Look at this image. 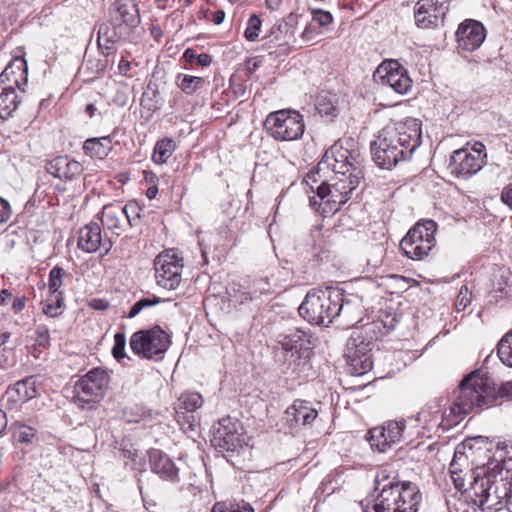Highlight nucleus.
Here are the masks:
<instances>
[{
	"mask_svg": "<svg viewBox=\"0 0 512 512\" xmlns=\"http://www.w3.org/2000/svg\"><path fill=\"white\" fill-rule=\"evenodd\" d=\"M100 221L104 228L119 236L126 225L122 215V206L119 203L104 205L101 210Z\"/></svg>",
	"mask_w": 512,
	"mask_h": 512,
	"instance_id": "c85d7f7f",
	"label": "nucleus"
},
{
	"mask_svg": "<svg viewBox=\"0 0 512 512\" xmlns=\"http://www.w3.org/2000/svg\"><path fill=\"white\" fill-rule=\"evenodd\" d=\"M313 20L316 21L320 26H327L333 21L332 14L328 11L313 10Z\"/></svg>",
	"mask_w": 512,
	"mask_h": 512,
	"instance_id": "5fc2aeb1",
	"label": "nucleus"
},
{
	"mask_svg": "<svg viewBox=\"0 0 512 512\" xmlns=\"http://www.w3.org/2000/svg\"><path fill=\"white\" fill-rule=\"evenodd\" d=\"M113 20L122 22L127 26H136L140 21L136 5L131 1L129 3H124L121 0L116 1Z\"/></svg>",
	"mask_w": 512,
	"mask_h": 512,
	"instance_id": "2f4dec72",
	"label": "nucleus"
},
{
	"mask_svg": "<svg viewBox=\"0 0 512 512\" xmlns=\"http://www.w3.org/2000/svg\"><path fill=\"white\" fill-rule=\"evenodd\" d=\"M38 394L37 381L34 376L16 382L7 390L8 399L14 403H26Z\"/></svg>",
	"mask_w": 512,
	"mask_h": 512,
	"instance_id": "c756f323",
	"label": "nucleus"
},
{
	"mask_svg": "<svg viewBox=\"0 0 512 512\" xmlns=\"http://www.w3.org/2000/svg\"><path fill=\"white\" fill-rule=\"evenodd\" d=\"M126 336L124 332H117L114 335V346L112 348L113 357L120 361L126 357L125 353Z\"/></svg>",
	"mask_w": 512,
	"mask_h": 512,
	"instance_id": "3c124183",
	"label": "nucleus"
},
{
	"mask_svg": "<svg viewBox=\"0 0 512 512\" xmlns=\"http://www.w3.org/2000/svg\"><path fill=\"white\" fill-rule=\"evenodd\" d=\"M295 41L293 27L286 21H277L262 38V48L270 55L280 56L286 54Z\"/></svg>",
	"mask_w": 512,
	"mask_h": 512,
	"instance_id": "f3484780",
	"label": "nucleus"
},
{
	"mask_svg": "<svg viewBox=\"0 0 512 512\" xmlns=\"http://www.w3.org/2000/svg\"><path fill=\"white\" fill-rule=\"evenodd\" d=\"M183 266V257L178 250L162 252V288L174 290L180 285Z\"/></svg>",
	"mask_w": 512,
	"mask_h": 512,
	"instance_id": "412c9836",
	"label": "nucleus"
},
{
	"mask_svg": "<svg viewBox=\"0 0 512 512\" xmlns=\"http://www.w3.org/2000/svg\"><path fill=\"white\" fill-rule=\"evenodd\" d=\"M278 343L287 355L290 353L291 357L296 356L297 359L309 357L310 341L306 333L301 330H295L290 334L281 336Z\"/></svg>",
	"mask_w": 512,
	"mask_h": 512,
	"instance_id": "bb28decb",
	"label": "nucleus"
},
{
	"mask_svg": "<svg viewBox=\"0 0 512 512\" xmlns=\"http://www.w3.org/2000/svg\"><path fill=\"white\" fill-rule=\"evenodd\" d=\"M404 429V420L388 421L383 426L369 430L367 439L371 448L379 452H386L401 440Z\"/></svg>",
	"mask_w": 512,
	"mask_h": 512,
	"instance_id": "a211bd4d",
	"label": "nucleus"
},
{
	"mask_svg": "<svg viewBox=\"0 0 512 512\" xmlns=\"http://www.w3.org/2000/svg\"><path fill=\"white\" fill-rule=\"evenodd\" d=\"M177 86L186 94H192L203 87L205 80L202 77H196L186 74L177 76Z\"/></svg>",
	"mask_w": 512,
	"mask_h": 512,
	"instance_id": "ea45409f",
	"label": "nucleus"
},
{
	"mask_svg": "<svg viewBox=\"0 0 512 512\" xmlns=\"http://www.w3.org/2000/svg\"><path fill=\"white\" fill-rule=\"evenodd\" d=\"M198 64L205 67L209 66L212 62V58L209 54L202 53L197 57Z\"/></svg>",
	"mask_w": 512,
	"mask_h": 512,
	"instance_id": "69168bd1",
	"label": "nucleus"
},
{
	"mask_svg": "<svg viewBox=\"0 0 512 512\" xmlns=\"http://www.w3.org/2000/svg\"><path fill=\"white\" fill-rule=\"evenodd\" d=\"M374 79L388 85L398 94H406L412 87L407 70L397 60H385L376 69Z\"/></svg>",
	"mask_w": 512,
	"mask_h": 512,
	"instance_id": "4468645a",
	"label": "nucleus"
},
{
	"mask_svg": "<svg viewBox=\"0 0 512 512\" xmlns=\"http://www.w3.org/2000/svg\"><path fill=\"white\" fill-rule=\"evenodd\" d=\"M211 512H254V508L245 501L230 504L217 502L212 507Z\"/></svg>",
	"mask_w": 512,
	"mask_h": 512,
	"instance_id": "37998d69",
	"label": "nucleus"
},
{
	"mask_svg": "<svg viewBox=\"0 0 512 512\" xmlns=\"http://www.w3.org/2000/svg\"><path fill=\"white\" fill-rule=\"evenodd\" d=\"M35 345L42 349H48L50 347V331L48 326L39 324L35 328L34 332Z\"/></svg>",
	"mask_w": 512,
	"mask_h": 512,
	"instance_id": "09e8293b",
	"label": "nucleus"
},
{
	"mask_svg": "<svg viewBox=\"0 0 512 512\" xmlns=\"http://www.w3.org/2000/svg\"><path fill=\"white\" fill-rule=\"evenodd\" d=\"M66 271L59 266H54L48 276V290L50 294L63 293L60 288L63 285V278L66 276Z\"/></svg>",
	"mask_w": 512,
	"mask_h": 512,
	"instance_id": "79ce46f5",
	"label": "nucleus"
},
{
	"mask_svg": "<svg viewBox=\"0 0 512 512\" xmlns=\"http://www.w3.org/2000/svg\"><path fill=\"white\" fill-rule=\"evenodd\" d=\"M106 32V37L112 41L116 42V33L114 28H112L109 24H101L98 29V33Z\"/></svg>",
	"mask_w": 512,
	"mask_h": 512,
	"instance_id": "e2e57ef3",
	"label": "nucleus"
},
{
	"mask_svg": "<svg viewBox=\"0 0 512 512\" xmlns=\"http://www.w3.org/2000/svg\"><path fill=\"white\" fill-rule=\"evenodd\" d=\"M316 109L324 116H335L338 109V100L335 94L323 92L316 100Z\"/></svg>",
	"mask_w": 512,
	"mask_h": 512,
	"instance_id": "f704fd0d",
	"label": "nucleus"
},
{
	"mask_svg": "<svg viewBox=\"0 0 512 512\" xmlns=\"http://www.w3.org/2000/svg\"><path fill=\"white\" fill-rule=\"evenodd\" d=\"M112 246V240L102 235L100 226L95 222L86 224L78 231L77 247L85 253L103 251L106 255Z\"/></svg>",
	"mask_w": 512,
	"mask_h": 512,
	"instance_id": "aec40b11",
	"label": "nucleus"
},
{
	"mask_svg": "<svg viewBox=\"0 0 512 512\" xmlns=\"http://www.w3.org/2000/svg\"><path fill=\"white\" fill-rule=\"evenodd\" d=\"M35 435H36L35 429L28 425L18 424L15 427L14 437L19 443L29 444L32 442Z\"/></svg>",
	"mask_w": 512,
	"mask_h": 512,
	"instance_id": "8fccbe9b",
	"label": "nucleus"
},
{
	"mask_svg": "<svg viewBox=\"0 0 512 512\" xmlns=\"http://www.w3.org/2000/svg\"><path fill=\"white\" fill-rule=\"evenodd\" d=\"M497 354L503 364L512 367V333L506 334L498 343Z\"/></svg>",
	"mask_w": 512,
	"mask_h": 512,
	"instance_id": "a19ab883",
	"label": "nucleus"
},
{
	"mask_svg": "<svg viewBox=\"0 0 512 512\" xmlns=\"http://www.w3.org/2000/svg\"><path fill=\"white\" fill-rule=\"evenodd\" d=\"M109 381V374L104 369L100 367L91 369L74 386V404L81 409H93L103 397Z\"/></svg>",
	"mask_w": 512,
	"mask_h": 512,
	"instance_id": "0eeeda50",
	"label": "nucleus"
},
{
	"mask_svg": "<svg viewBox=\"0 0 512 512\" xmlns=\"http://www.w3.org/2000/svg\"><path fill=\"white\" fill-rule=\"evenodd\" d=\"M155 79V74L152 75V79L149 81L147 85L146 91L143 93L141 99V106L143 110H148L155 112L158 109L157 106V83Z\"/></svg>",
	"mask_w": 512,
	"mask_h": 512,
	"instance_id": "58836bf2",
	"label": "nucleus"
},
{
	"mask_svg": "<svg viewBox=\"0 0 512 512\" xmlns=\"http://www.w3.org/2000/svg\"><path fill=\"white\" fill-rule=\"evenodd\" d=\"M142 184H145L147 187L145 191V195L149 200H152L156 198L159 189H158V176L150 171V170H144L143 171V182Z\"/></svg>",
	"mask_w": 512,
	"mask_h": 512,
	"instance_id": "49530a36",
	"label": "nucleus"
},
{
	"mask_svg": "<svg viewBox=\"0 0 512 512\" xmlns=\"http://www.w3.org/2000/svg\"><path fill=\"white\" fill-rule=\"evenodd\" d=\"M211 443L224 451H236L246 444V437L241 423L231 417L220 419L213 426Z\"/></svg>",
	"mask_w": 512,
	"mask_h": 512,
	"instance_id": "ddd939ff",
	"label": "nucleus"
},
{
	"mask_svg": "<svg viewBox=\"0 0 512 512\" xmlns=\"http://www.w3.org/2000/svg\"><path fill=\"white\" fill-rule=\"evenodd\" d=\"M354 355L355 352L347 359L352 374L360 376L371 370L373 366L371 354L362 357H356Z\"/></svg>",
	"mask_w": 512,
	"mask_h": 512,
	"instance_id": "e433bc0d",
	"label": "nucleus"
},
{
	"mask_svg": "<svg viewBox=\"0 0 512 512\" xmlns=\"http://www.w3.org/2000/svg\"><path fill=\"white\" fill-rule=\"evenodd\" d=\"M493 405L490 378L480 370H475L461 381L458 394L450 407V415L460 421L467 414Z\"/></svg>",
	"mask_w": 512,
	"mask_h": 512,
	"instance_id": "7ed1b4c3",
	"label": "nucleus"
},
{
	"mask_svg": "<svg viewBox=\"0 0 512 512\" xmlns=\"http://www.w3.org/2000/svg\"><path fill=\"white\" fill-rule=\"evenodd\" d=\"M341 312L340 316L342 315L347 324H354L358 322L361 319V306L358 303H352L350 300H344V295L341 292Z\"/></svg>",
	"mask_w": 512,
	"mask_h": 512,
	"instance_id": "4c0bfd02",
	"label": "nucleus"
},
{
	"mask_svg": "<svg viewBox=\"0 0 512 512\" xmlns=\"http://www.w3.org/2000/svg\"><path fill=\"white\" fill-rule=\"evenodd\" d=\"M418 421L422 422L425 428L431 430L434 427H442L445 430L448 427L458 424L459 419L453 415H444L441 413L440 406L437 403L425 406L418 413Z\"/></svg>",
	"mask_w": 512,
	"mask_h": 512,
	"instance_id": "cd10ccee",
	"label": "nucleus"
},
{
	"mask_svg": "<svg viewBox=\"0 0 512 512\" xmlns=\"http://www.w3.org/2000/svg\"><path fill=\"white\" fill-rule=\"evenodd\" d=\"M449 474L455 488L459 491L468 493L469 498L474 502L475 505V498L477 497L471 495V487L472 484L475 482L476 477H490V479L493 480V476H495L494 474L491 473L486 474V472L480 468H477L476 470L470 468L467 456L465 455L464 452H461L459 450V447L456 448L454 457L450 463Z\"/></svg>",
	"mask_w": 512,
	"mask_h": 512,
	"instance_id": "f8f14e48",
	"label": "nucleus"
},
{
	"mask_svg": "<svg viewBox=\"0 0 512 512\" xmlns=\"http://www.w3.org/2000/svg\"><path fill=\"white\" fill-rule=\"evenodd\" d=\"M261 25V19L256 14L251 15L248 19L247 27L244 32L245 38L251 42L256 41L261 31Z\"/></svg>",
	"mask_w": 512,
	"mask_h": 512,
	"instance_id": "de8ad7c7",
	"label": "nucleus"
},
{
	"mask_svg": "<svg viewBox=\"0 0 512 512\" xmlns=\"http://www.w3.org/2000/svg\"><path fill=\"white\" fill-rule=\"evenodd\" d=\"M479 146L477 155L471 153L467 148L454 151L449 161L450 173L463 179L476 174L484 165V158L486 157L484 153L485 146L483 144Z\"/></svg>",
	"mask_w": 512,
	"mask_h": 512,
	"instance_id": "dca6fc26",
	"label": "nucleus"
},
{
	"mask_svg": "<svg viewBox=\"0 0 512 512\" xmlns=\"http://www.w3.org/2000/svg\"><path fill=\"white\" fill-rule=\"evenodd\" d=\"M46 171L55 178L73 180L82 174L83 166L68 156H58L46 164Z\"/></svg>",
	"mask_w": 512,
	"mask_h": 512,
	"instance_id": "a878e982",
	"label": "nucleus"
},
{
	"mask_svg": "<svg viewBox=\"0 0 512 512\" xmlns=\"http://www.w3.org/2000/svg\"><path fill=\"white\" fill-rule=\"evenodd\" d=\"M151 211L145 206H141L137 201H129L122 206V215L126 225L133 226L137 220L149 221Z\"/></svg>",
	"mask_w": 512,
	"mask_h": 512,
	"instance_id": "72a5a7b5",
	"label": "nucleus"
},
{
	"mask_svg": "<svg viewBox=\"0 0 512 512\" xmlns=\"http://www.w3.org/2000/svg\"><path fill=\"white\" fill-rule=\"evenodd\" d=\"M360 177L356 173L348 176H334L329 183L322 182L316 189L319 205L323 213H335L350 199V194L358 186Z\"/></svg>",
	"mask_w": 512,
	"mask_h": 512,
	"instance_id": "423d86ee",
	"label": "nucleus"
},
{
	"mask_svg": "<svg viewBox=\"0 0 512 512\" xmlns=\"http://www.w3.org/2000/svg\"><path fill=\"white\" fill-rule=\"evenodd\" d=\"M131 71V62L124 58V56H121V59L118 63V72L119 74L123 76H130Z\"/></svg>",
	"mask_w": 512,
	"mask_h": 512,
	"instance_id": "052dcab7",
	"label": "nucleus"
},
{
	"mask_svg": "<svg viewBox=\"0 0 512 512\" xmlns=\"http://www.w3.org/2000/svg\"><path fill=\"white\" fill-rule=\"evenodd\" d=\"M374 332L373 325L368 324L361 328L354 330L349 337L346 344V358H350L352 353L355 352L356 357L371 354L372 347L374 346V337L371 334Z\"/></svg>",
	"mask_w": 512,
	"mask_h": 512,
	"instance_id": "5701e85b",
	"label": "nucleus"
},
{
	"mask_svg": "<svg viewBox=\"0 0 512 512\" xmlns=\"http://www.w3.org/2000/svg\"><path fill=\"white\" fill-rule=\"evenodd\" d=\"M225 12L223 10H217L213 13L212 21L214 24L219 25L224 21Z\"/></svg>",
	"mask_w": 512,
	"mask_h": 512,
	"instance_id": "338daca9",
	"label": "nucleus"
},
{
	"mask_svg": "<svg viewBox=\"0 0 512 512\" xmlns=\"http://www.w3.org/2000/svg\"><path fill=\"white\" fill-rule=\"evenodd\" d=\"M501 201L512 210V182L503 188Z\"/></svg>",
	"mask_w": 512,
	"mask_h": 512,
	"instance_id": "bf43d9fd",
	"label": "nucleus"
},
{
	"mask_svg": "<svg viewBox=\"0 0 512 512\" xmlns=\"http://www.w3.org/2000/svg\"><path fill=\"white\" fill-rule=\"evenodd\" d=\"M176 144L170 138L162 139V163L164 162L163 158L168 157L175 150Z\"/></svg>",
	"mask_w": 512,
	"mask_h": 512,
	"instance_id": "13d9d810",
	"label": "nucleus"
},
{
	"mask_svg": "<svg viewBox=\"0 0 512 512\" xmlns=\"http://www.w3.org/2000/svg\"><path fill=\"white\" fill-rule=\"evenodd\" d=\"M485 38L484 26L475 20H465L456 31L458 48L468 52L478 49Z\"/></svg>",
	"mask_w": 512,
	"mask_h": 512,
	"instance_id": "4be33fe9",
	"label": "nucleus"
},
{
	"mask_svg": "<svg viewBox=\"0 0 512 512\" xmlns=\"http://www.w3.org/2000/svg\"><path fill=\"white\" fill-rule=\"evenodd\" d=\"M341 309V291L326 287L309 291L298 311L308 322L328 326L335 317L340 316Z\"/></svg>",
	"mask_w": 512,
	"mask_h": 512,
	"instance_id": "39448f33",
	"label": "nucleus"
},
{
	"mask_svg": "<svg viewBox=\"0 0 512 512\" xmlns=\"http://www.w3.org/2000/svg\"><path fill=\"white\" fill-rule=\"evenodd\" d=\"M160 303V298L156 295H150L139 299L130 309L127 317L134 318L144 309L156 306Z\"/></svg>",
	"mask_w": 512,
	"mask_h": 512,
	"instance_id": "a18cd8bd",
	"label": "nucleus"
},
{
	"mask_svg": "<svg viewBox=\"0 0 512 512\" xmlns=\"http://www.w3.org/2000/svg\"><path fill=\"white\" fill-rule=\"evenodd\" d=\"M203 403L200 393L190 391L182 393L175 402V419L184 433L196 431L199 422L193 412L201 408Z\"/></svg>",
	"mask_w": 512,
	"mask_h": 512,
	"instance_id": "2eb2a0df",
	"label": "nucleus"
},
{
	"mask_svg": "<svg viewBox=\"0 0 512 512\" xmlns=\"http://www.w3.org/2000/svg\"><path fill=\"white\" fill-rule=\"evenodd\" d=\"M105 35L106 32H100L97 37L98 49L104 56V59L99 60L95 66V71L97 73L104 72L106 69L111 67L115 58L113 47L115 41L108 39Z\"/></svg>",
	"mask_w": 512,
	"mask_h": 512,
	"instance_id": "473e14b6",
	"label": "nucleus"
},
{
	"mask_svg": "<svg viewBox=\"0 0 512 512\" xmlns=\"http://www.w3.org/2000/svg\"><path fill=\"white\" fill-rule=\"evenodd\" d=\"M375 489L380 493L371 508L365 512H417L422 495L418 486L411 482H395L387 470L382 469L375 476Z\"/></svg>",
	"mask_w": 512,
	"mask_h": 512,
	"instance_id": "f03ea898",
	"label": "nucleus"
},
{
	"mask_svg": "<svg viewBox=\"0 0 512 512\" xmlns=\"http://www.w3.org/2000/svg\"><path fill=\"white\" fill-rule=\"evenodd\" d=\"M25 305H26V297H24V296L16 297L13 300L12 308L16 313H18V312H21L25 308Z\"/></svg>",
	"mask_w": 512,
	"mask_h": 512,
	"instance_id": "0e129e2a",
	"label": "nucleus"
},
{
	"mask_svg": "<svg viewBox=\"0 0 512 512\" xmlns=\"http://www.w3.org/2000/svg\"><path fill=\"white\" fill-rule=\"evenodd\" d=\"M357 157L358 155L354 151L344 147L342 143L336 142L325 152L318 163V170L331 169L335 176L339 177L348 176L350 173H356L360 177L361 170Z\"/></svg>",
	"mask_w": 512,
	"mask_h": 512,
	"instance_id": "9b49d317",
	"label": "nucleus"
},
{
	"mask_svg": "<svg viewBox=\"0 0 512 512\" xmlns=\"http://www.w3.org/2000/svg\"><path fill=\"white\" fill-rule=\"evenodd\" d=\"M18 73L22 83L15 75L12 65L7 66L0 74V125L12 117L20 103L16 87L21 89V85L27 83V67L25 63L18 67Z\"/></svg>",
	"mask_w": 512,
	"mask_h": 512,
	"instance_id": "9d476101",
	"label": "nucleus"
},
{
	"mask_svg": "<svg viewBox=\"0 0 512 512\" xmlns=\"http://www.w3.org/2000/svg\"><path fill=\"white\" fill-rule=\"evenodd\" d=\"M285 414L286 423L291 429L311 425L318 416L317 410L304 400H295Z\"/></svg>",
	"mask_w": 512,
	"mask_h": 512,
	"instance_id": "393cba45",
	"label": "nucleus"
},
{
	"mask_svg": "<svg viewBox=\"0 0 512 512\" xmlns=\"http://www.w3.org/2000/svg\"><path fill=\"white\" fill-rule=\"evenodd\" d=\"M317 34L318 32L315 27L307 25L301 34V39L303 40V42H309L313 40Z\"/></svg>",
	"mask_w": 512,
	"mask_h": 512,
	"instance_id": "680f3d73",
	"label": "nucleus"
},
{
	"mask_svg": "<svg viewBox=\"0 0 512 512\" xmlns=\"http://www.w3.org/2000/svg\"><path fill=\"white\" fill-rule=\"evenodd\" d=\"M445 15L442 5H437L436 0H419L415 6V23L420 28L437 26Z\"/></svg>",
	"mask_w": 512,
	"mask_h": 512,
	"instance_id": "b1692460",
	"label": "nucleus"
},
{
	"mask_svg": "<svg viewBox=\"0 0 512 512\" xmlns=\"http://www.w3.org/2000/svg\"><path fill=\"white\" fill-rule=\"evenodd\" d=\"M471 302V293L468 290L467 286H462L459 290L457 299H456V309L458 311L464 310Z\"/></svg>",
	"mask_w": 512,
	"mask_h": 512,
	"instance_id": "864d4df0",
	"label": "nucleus"
},
{
	"mask_svg": "<svg viewBox=\"0 0 512 512\" xmlns=\"http://www.w3.org/2000/svg\"><path fill=\"white\" fill-rule=\"evenodd\" d=\"M132 352L142 358L152 359L160 354V326L133 333L129 341Z\"/></svg>",
	"mask_w": 512,
	"mask_h": 512,
	"instance_id": "6ab92c4d",
	"label": "nucleus"
},
{
	"mask_svg": "<svg viewBox=\"0 0 512 512\" xmlns=\"http://www.w3.org/2000/svg\"><path fill=\"white\" fill-rule=\"evenodd\" d=\"M88 306L94 310L105 311L109 308V301L103 298H92L88 301Z\"/></svg>",
	"mask_w": 512,
	"mask_h": 512,
	"instance_id": "4d7b16f0",
	"label": "nucleus"
},
{
	"mask_svg": "<svg viewBox=\"0 0 512 512\" xmlns=\"http://www.w3.org/2000/svg\"><path fill=\"white\" fill-rule=\"evenodd\" d=\"M11 216V207L7 200L0 197V224L5 223Z\"/></svg>",
	"mask_w": 512,
	"mask_h": 512,
	"instance_id": "6e6d98bb",
	"label": "nucleus"
},
{
	"mask_svg": "<svg viewBox=\"0 0 512 512\" xmlns=\"http://www.w3.org/2000/svg\"><path fill=\"white\" fill-rule=\"evenodd\" d=\"M264 128L277 141H295L302 137L305 125L299 112L279 110L268 114Z\"/></svg>",
	"mask_w": 512,
	"mask_h": 512,
	"instance_id": "1a4fd4ad",
	"label": "nucleus"
},
{
	"mask_svg": "<svg viewBox=\"0 0 512 512\" xmlns=\"http://www.w3.org/2000/svg\"><path fill=\"white\" fill-rule=\"evenodd\" d=\"M162 479L171 481V482H178V468L175 466V464L170 460L167 459L164 461V458L162 457Z\"/></svg>",
	"mask_w": 512,
	"mask_h": 512,
	"instance_id": "603ef678",
	"label": "nucleus"
},
{
	"mask_svg": "<svg viewBox=\"0 0 512 512\" xmlns=\"http://www.w3.org/2000/svg\"><path fill=\"white\" fill-rule=\"evenodd\" d=\"M152 160L156 164H160V140H158L154 145V151L152 154Z\"/></svg>",
	"mask_w": 512,
	"mask_h": 512,
	"instance_id": "774afa93",
	"label": "nucleus"
},
{
	"mask_svg": "<svg viewBox=\"0 0 512 512\" xmlns=\"http://www.w3.org/2000/svg\"><path fill=\"white\" fill-rule=\"evenodd\" d=\"M64 308V296L63 293L50 294L43 304V313L50 317L55 318L62 314Z\"/></svg>",
	"mask_w": 512,
	"mask_h": 512,
	"instance_id": "c9c22d12",
	"label": "nucleus"
},
{
	"mask_svg": "<svg viewBox=\"0 0 512 512\" xmlns=\"http://www.w3.org/2000/svg\"><path fill=\"white\" fill-rule=\"evenodd\" d=\"M113 143L110 136L89 138L83 144L84 153L96 159H104L112 151Z\"/></svg>",
	"mask_w": 512,
	"mask_h": 512,
	"instance_id": "7c9ffc66",
	"label": "nucleus"
},
{
	"mask_svg": "<svg viewBox=\"0 0 512 512\" xmlns=\"http://www.w3.org/2000/svg\"><path fill=\"white\" fill-rule=\"evenodd\" d=\"M437 225L433 220L417 222L400 242V250L412 260L427 257L435 246Z\"/></svg>",
	"mask_w": 512,
	"mask_h": 512,
	"instance_id": "6e6552de",
	"label": "nucleus"
},
{
	"mask_svg": "<svg viewBox=\"0 0 512 512\" xmlns=\"http://www.w3.org/2000/svg\"><path fill=\"white\" fill-rule=\"evenodd\" d=\"M471 491V495L478 497L475 498L476 505L482 510H501L504 505L512 512V472L509 468L501 469L499 478L493 476V480L477 476Z\"/></svg>",
	"mask_w": 512,
	"mask_h": 512,
	"instance_id": "20e7f679",
	"label": "nucleus"
},
{
	"mask_svg": "<svg viewBox=\"0 0 512 512\" xmlns=\"http://www.w3.org/2000/svg\"><path fill=\"white\" fill-rule=\"evenodd\" d=\"M491 394L494 398V405L503 399L512 400V380L503 382L500 386H496L490 379Z\"/></svg>",
	"mask_w": 512,
	"mask_h": 512,
	"instance_id": "c03bdc74",
	"label": "nucleus"
},
{
	"mask_svg": "<svg viewBox=\"0 0 512 512\" xmlns=\"http://www.w3.org/2000/svg\"><path fill=\"white\" fill-rule=\"evenodd\" d=\"M421 142V122L418 119L408 118L388 125L371 144L373 160L380 168L391 169L400 161L409 159Z\"/></svg>",
	"mask_w": 512,
	"mask_h": 512,
	"instance_id": "f257e3e1",
	"label": "nucleus"
}]
</instances>
